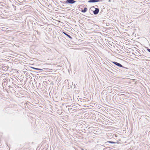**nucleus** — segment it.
Instances as JSON below:
<instances>
[{
  "mask_svg": "<svg viewBox=\"0 0 150 150\" xmlns=\"http://www.w3.org/2000/svg\"><path fill=\"white\" fill-rule=\"evenodd\" d=\"M90 10L93 11V13L95 15H96L98 14L99 11L98 8H96L93 6L91 7L90 8Z\"/></svg>",
  "mask_w": 150,
  "mask_h": 150,
  "instance_id": "nucleus-1",
  "label": "nucleus"
},
{
  "mask_svg": "<svg viewBox=\"0 0 150 150\" xmlns=\"http://www.w3.org/2000/svg\"><path fill=\"white\" fill-rule=\"evenodd\" d=\"M16 88L14 86L13 87H11L10 86V92L12 93V94L15 96V89H16Z\"/></svg>",
  "mask_w": 150,
  "mask_h": 150,
  "instance_id": "nucleus-2",
  "label": "nucleus"
},
{
  "mask_svg": "<svg viewBox=\"0 0 150 150\" xmlns=\"http://www.w3.org/2000/svg\"><path fill=\"white\" fill-rule=\"evenodd\" d=\"M112 62L114 64H115V65H116L118 67H122L127 69H128V68L123 67L121 64H120V63L118 62L115 61Z\"/></svg>",
  "mask_w": 150,
  "mask_h": 150,
  "instance_id": "nucleus-3",
  "label": "nucleus"
},
{
  "mask_svg": "<svg viewBox=\"0 0 150 150\" xmlns=\"http://www.w3.org/2000/svg\"><path fill=\"white\" fill-rule=\"evenodd\" d=\"M4 83L6 87H8V89H9V85L8 83V79H4Z\"/></svg>",
  "mask_w": 150,
  "mask_h": 150,
  "instance_id": "nucleus-4",
  "label": "nucleus"
},
{
  "mask_svg": "<svg viewBox=\"0 0 150 150\" xmlns=\"http://www.w3.org/2000/svg\"><path fill=\"white\" fill-rule=\"evenodd\" d=\"M76 2V1L74 0H67L66 1L67 4H73Z\"/></svg>",
  "mask_w": 150,
  "mask_h": 150,
  "instance_id": "nucleus-5",
  "label": "nucleus"
},
{
  "mask_svg": "<svg viewBox=\"0 0 150 150\" xmlns=\"http://www.w3.org/2000/svg\"><path fill=\"white\" fill-rule=\"evenodd\" d=\"M101 0H89L88 1L89 3H93L101 1Z\"/></svg>",
  "mask_w": 150,
  "mask_h": 150,
  "instance_id": "nucleus-6",
  "label": "nucleus"
},
{
  "mask_svg": "<svg viewBox=\"0 0 150 150\" xmlns=\"http://www.w3.org/2000/svg\"><path fill=\"white\" fill-rule=\"evenodd\" d=\"M15 7H16L15 6ZM15 7L14 6L13 4H12L11 6H10V8H11V11L12 12H13L16 9V8H15Z\"/></svg>",
  "mask_w": 150,
  "mask_h": 150,
  "instance_id": "nucleus-7",
  "label": "nucleus"
},
{
  "mask_svg": "<svg viewBox=\"0 0 150 150\" xmlns=\"http://www.w3.org/2000/svg\"><path fill=\"white\" fill-rule=\"evenodd\" d=\"M140 58H141L143 59H148V58L149 57H146L144 56V55L143 54H142L141 55H140Z\"/></svg>",
  "mask_w": 150,
  "mask_h": 150,
  "instance_id": "nucleus-8",
  "label": "nucleus"
},
{
  "mask_svg": "<svg viewBox=\"0 0 150 150\" xmlns=\"http://www.w3.org/2000/svg\"><path fill=\"white\" fill-rule=\"evenodd\" d=\"M63 33L65 35H66L67 36L68 38H69L70 39H72V37L71 36H70L69 35L66 33L65 32H63Z\"/></svg>",
  "mask_w": 150,
  "mask_h": 150,
  "instance_id": "nucleus-9",
  "label": "nucleus"
},
{
  "mask_svg": "<svg viewBox=\"0 0 150 150\" xmlns=\"http://www.w3.org/2000/svg\"><path fill=\"white\" fill-rule=\"evenodd\" d=\"M14 79L12 77H10V82H11L12 84H14V82H15L14 81Z\"/></svg>",
  "mask_w": 150,
  "mask_h": 150,
  "instance_id": "nucleus-10",
  "label": "nucleus"
},
{
  "mask_svg": "<svg viewBox=\"0 0 150 150\" xmlns=\"http://www.w3.org/2000/svg\"><path fill=\"white\" fill-rule=\"evenodd\" d=\"M87 8L85 7L84 9L82 10H81V12L83 13H85L87 11Z\"/></svg>",
  "mask_w": 150,
  "mask_h": 150,
  "instance_id": "nucleus-11",
  "label": "nucleus"
},
{
  "mask_svg": "<svg viewBox=\"0 0 150 150\" xmlns=\"http://www.w3.org/2000/svg\"><path fill=\"white\" fill-rule=\"evenodd\" d=\"M31 68H32L33 69H35V70H42V69H41L35 68L34 67H31Z\"/></svg>",
  "mask_w": 150,
  "mask_h": 150,
  "instance_id": "nucleus-12",
  "label": "nucleus"
},
{
  "mask_svg": "<svg viewBox=\"0 0 150 150\" xmlns=\"http://www.w3.org/2000/svg\"><path fill=\"white\" fill-rule=\"evenodd\" d=\"M6 111H7V113H8V112H9V108H6Z\"/></svg>",
  "mask_w": 150,
  "mask_h": 150,
  "instance_id": "nucleus-13",
  "label": "nucleus"
},
{
  "mask_svg": "<svg viewBox=\"0 0 150 150\" xmlns=\"http://www.w3.org/2000/svg\"><path fill=\"white\" fill-rule=\"evenodd\" d=\"M60 2L62 4H67V3L66 2V1H60Z\"/></svg>",
  "mask_w": 150,
  "mask_h": 150,
  "instance_id": "nucleus-14",
  "label": "nucleus"
},
{
  "mask_svg": "<svg viewBox=\"0 0 150 150\" xmlns=\"http://www.w3.org/2000/svg\"><path fill=\"white\" fill-rule=\"evenodd\" d=\"M108 142L110 143H111V144H115L116 143L115 142H112V141H108Z\"/></svg>",
  "mask_w": 150,
  "mask_h": 150,
  "instance_id": "nucleus-15",
  "label": "nucleus"
},
{
  "mask_svg": "<svg viewBox=\"0 0 150 150\" xmlns=\"http://www.w3.org/2000/svg\"><path fill=\"white\" fill-rule=\"evenodd\" d=\"M16 76H12L10 77H12L13 79L15 78V79H16Z\"/></svg>",
  "mask_w": 150,
  "mask_h": 150,
  "instance_id": "nucleus-16",
  "label": "nucleus"
},
{
  "mask_svg": "<svg viewBox=\"0 0 150 150\" xmlns=\"http://www.w3.org/2000/svg\"><path fill=\"white\" fill-rule=\"evenodd\" d=\"M146 48L147 50L150 53V49H149L148 47H146Z\"/></svg>",
  "mask_w": 150,
  "mask_h": 150,
  "instance_id": "nucleus-17",
  "label": "nucleus"
},
{
  "mask_svg": "<svg viewBox=\"0 0 150 150\" xmlns=\"http://www.w3.org/2000/svg\"><path fill=\"white\" fill-rule=\"evenodd\" d=\"M11 52L13 53V52H12V51H11V50H10V55H12H12H13L12 54H11Z\"/></svg>",
  "mask_w": 150,
  "mask_h": 150,
  "instance_id": "nucleus-18",
  "label": "nucleus"
},
{
  "mask_svg": "<svg viewBox=\"0 0 150 150\" xmlns=\"http://www.w3.org/2000/svg\"><path fill=\"white\" fill-rule=\"evenodd\" d=\"M13 45L11 44L10 43V47H13Z\"/></svg>",
  "mask_w": 150,
  "mask_h": 150,
  "instance_id": "nucleus-19",
  "label": "nucleus"
},
{
  "mask_svg": "<svg viewBox=\"0 0 150 150\" xmlns=\"http://www.w3.org/2000/svg\"><path fill=\"white\" fill-rule=\"evenodd\" d=\"M13 64V63H11V62H10V66H11V64Z\"/></svg>",
  "mask_w": 150,
  "mask_h": 150,
  "instance_id": "nucleus-20",
  "label": "nucleus"
},
{
  "mask_svg": "<svg viewBox=\"0 0 150 150\" xmlns=\"http://www.w3.org/2000/svg\"><path fill=\"white\" fill-rule=\"evenodd\" d=\"M125 97H126V98H129L128 97V96H125Z\"/></svg>",
  "mask_w": 150,
  "mask_h": 150,
  "instance_id": "nucleus-21",
  "label": "nucleus"
},
{
  "mask_svg": "<svg viewBox=\"0 0 150 150\" xmlns=\"http://www.w3.org/2000/svg\"><path fill=\"white\" fill-rule=\"evenodd\" d=\"M27 77H29H29H30V76L29 75H28V76H27Z\"/></svg>",
  "mask_w": 150,
  "mask_h": 150,
  "instance_id": "nucleus-22",
  "label": "nucleus"
},
{
  "mask_svg": "<svg viewBox=\"0 0 150 150\" xmlns=\"http://www.w3.org/2000/svg\"><path fill=\"white\" fill-rule=\"evenodd\" d=\"M10 57H13V56H10Z\"/></svg>",
  "mask_w": 150,
  "mask_h": 150,
  "instance_id": "nucleus-23",
  "label": "nucleus"
},
{
  "mask_svg": "<svg viewBox=\"0 0 150 150\" xmlns=\"http://www.w3.org/2000/svg\"><path fill=\"white\" fill-rule=\"evenodd\" d=\"M6 90V91H7V93H8V91L7 90Z\"/></svg>",
  "mask_w": 150,
  "mask_h": 150,
  "instance_id": "nucleus-24",
  "label": "nucleus"
},
{
  "mask_svg": "<svg viewBox=\"0 0 150 150\" xmlns=\"http://www.w3.org/2000/svg\"><path fill=\"white\" fill-rule=\"evenodd\" d=\"M11 39H13V38L12 37H11Z\"/></svg>",
  "mask_w": 150,
  "mask_h": 150,
  "instance_id": "nucleus-25",
  "label": "nucleus"
},
{
  "mask_svg": "<svg viewBox=\"0 0 150 150\" xmlns=\"http://www.w3.org/2000/svg\"><path fill=\"white\" fill-rule=\"evenodd\" d=\"M109 69H110L112 70V69L110 68V67H109Z\"/></svg>",
  "mask_w": 150,
  "mask_h": 150,
  "instance_id": "nucleus-26",
  "label": "nucleus"
},
{
  "mask_svg": "<svg viewBox=\"0 0 150 150\" xmlns=\"http://www.w3.org/2000/svg\"><path fill=\"white\" fill-rule=\"evenodd\" d=\"M62 6H64V5L63 4H62Z\"/></svg>",
  "mask_w": 150,
  "mask_h": 150,
  "instance_id": "nucleus-27",
  "label": "nucleus"
},
{
  "mask_svg": "<svg viewBox=\"0 0 150 150\" xmlns=\"http://www.w3.org/2000/svg\"><path fill=\"white\" fill-rule=\"evenodd\" d=\"M81 150H83V149H81Z\"/></svg>",
  "mask_w": 150,
  "mask_h": 150,
  "instance_id": "nucleus-28",
  "label": "nucleus"
},
{
  "mask_svg": "<svg viewBox=\"0 0 150 150\" xmlns=\"http://www.w3.org/2000/svg\"><path fill=\"white\" fill-rule=\"evenodd\" d=\"M97 6V7H98V6H97V5L96 6Z\"/></svg>",
  "mask_w": 150,
  "mask_h": 150,
  "instance_id": "nucleus-29",
  "label": "nucleus"
},
{
  "mask_svg": "<svg viewBox=\"0 0 150 150\" xmlns=\"http://www.w3.org/2000/svg\"><path fill=\"white\" fill-rule=\"evenodd\" d=\"M122 95H124V94H122Z\"/></svg>",
  "mask_w": 150,
  "mask_h": 150,
  "instance_id": "nucleus-30",
  "label": "nucleus"
},
{
  "mask_svg": "<svg viewBox=\"0 0 150 150\" xmlns=\"http://www.w3.org/2000/svg\"><path fill=\"white\" fill-rule=\"evenodd\" d=\"M11 58H10V60H11Z\"/></svg>",
  "mask_w": 150,
  "mask_h": 150,
  "instance_id": "nucleus-31",
  "label": "nucleus"
},
{
  "mask_svg": "<svg viewBox=\"0 0 150 150\" xmlns=\"http://www.w3.org/2000/svg\"><path fill=\"white\" fill-rule=\"evenodd\" d=\"M8 80H9L8 81L9 82V79Z\"/></svg>",
  "mask_w": 150,
  "mask_h": 150,
  "instance_id": "nucleus-32",
  "label": "nucleus"
}]
</instances>
